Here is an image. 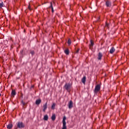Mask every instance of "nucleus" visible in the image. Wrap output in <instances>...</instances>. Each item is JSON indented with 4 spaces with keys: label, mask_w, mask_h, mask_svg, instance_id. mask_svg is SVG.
Segmentation results:
<instances>
[{
    "label": "nucleus",
    "mask_w": 129,
    "mask_h": 129,
    "mask_svg": "<svg viewBox=\"0 0 129 129\" xmlns=\"http://www.w3.org/2000/svg\"><path fill=\"white\" fill-rule=\"evenodd\" d=\"M18 128H24L25 124L23 122L19 121L17 123Z\"/></svg>",
    "instance_id": "nucleus-1"
},
{
    "label": "nucleus",
    "mask_w": 129,
    "mask_h": 129,
    "mask_svg": "<svg viewBox=\"0 0 129 129\" xmlns=\"http://www.w3.org/2000/svg\"><path fill=\"white\" fill-rule=\"evenodd\" d=\"M100 85L99 84H97L95 88L94 92V93H95L96 94V93H98V92H99V91H100Z\"/></svg>",
    "instance_id": "nucleus-2"
},
{
    "label": "nucleus",
    "mask_w": 129,
    "mask_h": 129,
    "mask_svg": "<svg viewBox=\"0 0 129 129\" xmlns=\"http://www.w3.org/2000/svg\"><path fill=\"white\" fill-rule=\"evenodd\" d=\"M63 87L65 88L66 90L69 91V90H70V88H71V85L69 83H66Z\"/></svg>",
    "instance_id": "nucleus-3"
},
{
    "label": "nucleus",
    "mask_w": 129,
    "mask_h": 129,
    "mask_svg": "<svg viewBox=\"0 0 129 129\" xmlns=\"http://www.w3.org/2000/svg\"><path fill=\"white\" fill-rule=\"evenodd\" d=\"M62 127L67 128L66 126V116H64L62 120Z\"/></svg>",
    "instance_id": "nucleus-4"
},
{
    "label": "nucleus",
    "mask_w": 129,
    "mask_h": 129,
    "mask_svg": "<svg viewBox=\"0 0 129 129\" xmlns=\"http://www.w3.org/2000/svg\"><path fill=\"white\" fill-rule=\"evenodd\" d=\"M105 5L107 8H110V7H111V2L109 1H107L106 2Z\"/></svg>",
    "instance_id": "nucleus-5"
},
{
    "label": "nucleus",
    "mask_w": 129,
    "mask_h": 129,
    "mask_svg": "<svg viewBox=\"0 0 129 129\" xmlns=\"http://www.w3.org/2000/svg\"><path fill=\"white\" fill-rule=\"evenodd\" d=\"M69 109H71L72 107H73V102L72 101H70L68 104Z\"/></svg>",
    "instance_id": "nucleus-6"
},
{
    "label": "nucleus",
    "mask_w": 129,
    "mask_h": 129,
    "mask_svg": "<svg viewBox=\"0 0 129 129\" xmlns=\"http://www.w3.org/2000/svg\"><path fill=\"white\" fill-rule=\"evenodd\" d=\"M94 45V42H93V40H90V44L89 45L90 46V49L91 50H92V48H93Z\"/></svg>",
    "instance_id": "nucleus-7"
},
{
    "label": "nucleus",
    "mask_w": 129,
    "mask_h": 129,
    "mask_svg": "<svg viewBox=\"0 0 129 129\" xmlns=\"http://www.w3.org/2000/svg\"><path fill=\"white\" fill-rule=\"evenodd\" d=\"M102 57V53L101 52H99L98 54V60H101Z\"/></svg>",
    "instance_id": "nucleus-8"
},
{
    "label": "nucleus",
    "mask_w": 129,
    "mask_h": 129,
    "mask_svg": "<svg viewBox=\"0 0 129 129\" xmlns=\"http://www.w3.org/2000/svg\"><path fill=\"white\" fill-rule=\"evenodd\" d=\"M115 51V48H114V47H111V48L110 49V54H113V52Z\"/></svg>",
    "instance_id": "nucleus-9"
},
{
    "label": "nucleus",
    "mask_w": 129,
    "mask_h": 129,
    "mask_svg": "<svg viewBox=\"0 0 129 129\" xmlns=\"http://www.w3.org/2000/svg\"><path fill=\"white\" fill-rule=\"evenodd\" d=\"M16 94H17V93H16V90H12V93H11L12 96H13L14 97L15 96V95H16Z\"/></svg>",
    "instance_id": "nucleus-10"
},
{
    "label": "nucleus",
    "mask_w": 129,
    "mask_h": 129,
    "mask_svg": "<svg viewBox=\"0 0 129 129\" xmlns=\"http://www.w3.org/2000/svg\"><path fill=\"white\" fill-rule=\"evenodd\" d=\"M82 82L84 84H85V82H86V77H83V78L82 79Z\"/></svg>",
    "instance_id": "nucleus-11"
},
{
    "label": "nucleus",
    "mask_w": 129,
    "mask_h": 129,
    "mask_svg": "<svg viewBox=\"0 0 129 129\" xmlns=\"http://www.w3.org/2000/svg\"><path fill=\"white\" fill-rule=\"evenodd\" d=\"M42 100H41V99H37L36 100L35 103L37 105H39V104H40V103H41Z\"/></svg>",
    "instance_id": "nucleus-12"
},
{
    "label": "nucleus",
    "mask_w": 129,
    "mask_h": 129,
    "mask_svg": "<svg viewBox=\"0 0 129 129\" xmlns=\"http://www.w3.org/2000/svg\"><path fill=\"white\" fill-rule=\"evenodd\" d=\"M51 9L52 10V13H54V8H53V3L51 2L50 3V6L49 7V9Z\"/></svg>",
    "instance_id": "nucleus-13"
},
{
    "label": "nucleus",
    "mask_w": 129,
    "mask_h": 129,
    "mask_svg": "<svg viewBox=\"0 0 129 129\" xmlns=\"http://www.w3.org/2000/svg\"><path fill=\"white\" fill-rule=\"evenodd\" d=\"M47 102L45 104V105H43V111L45 112L46 111V109H47Z\"/></svg>",
    "instance_id": "nucleus-14"
},
{
    "label": "nucleus",
    "mask_w": 129,
    "mask_h": 129,
    "mask_svg": "<svg viewBox=\"0 0 129 129\" xmlns=\"http://www.w3.org/2000/svg\"><path fill=\"white\" fill-rule=\"evenodd\" d=\"M12 128H13V124L9 123L8 125H7L8 129H12Z\"/></svg>",
    "instance_id": "nucleus-15"
},
{
    "label": "nucleus",
    "mask_w": 129,
    "mask_h": 129,
    "mask_svg": "<svg viewBox=\"0 0 129 129\" xmlns=\"http://www.w3.org/2000/svg\"><path fill=\"white\" fill-rule=\"evenodd\" d=\"M51 119L52 120L54 121L55 119H56V115L55 114H53L51 116Z\"/></svg>",
    "instance_id": "nucleus-16"
},
{
    "label": "nucleus",
    "mask_w": 129,
    "mask_h": 129,
    "mask_svg": "<svg viewBox=\"0 0 129 129\" xmlns=\"http://www.w3.org/2000/svg\"><path fill=\"white\" fill-rule=\"evenodd\" d=\"M64 53L66 54V55H69L70 51L69 49H67L64 50Z\"/></svg>",
    "instance_id": "nucleus-17"
},
{
    "label": "nucleus",
    "mask_w": 129,
    "mask_h": 129,
    "mask_svg": "<svg viewBox=\"0 0 129 129\" xmlns=\"http://www.w3.org/2000/svg\"><path fill=\"white\" fill-rule=\"evenodd\" d=\"M43 118L44 120H48V118H49V116H48V115H44Z\"/></svg>",
    "instance_id": "nucleus-18"
},
{
    "label": "nucleus",
    "mask_w": 129,
    "mask_h": 129,
    "mask_svg": "<svg viewBox=\"0 0 129 129\" xmlns=\"http://www.w3.org/2000/svg\"><path fill=\"white\" fill-rule=\"evenodd\" d=\"M30 53L31 54L32 56H34L35 55V51L34 50H30Z\"/></svg>",
    "instance_id": "nucleus-19"
},
{
    "label": "nucleus",
    "mask_w": 129,
    "mask_h": 129,
    "mask_svg": "<svg viewBox=\"0 0 129 129\" xmlns=\"http://www.w3.org/2000/svg\"><path fill=\"white\" fill-rule=\"evenodd\" d=\"M55 106H56V104H55L54 103L52 104V105L51 106L52 109H55Z\"/></svg>",
    "instance_id": "nucleus-20"
},
{
    "label": "nucleus",
    "mask_w": 129,
    "mask_h": 129,
    "mask_svg": "<svg viewBox=\"0 0 129 129\" xmlns=\"http://www.w3.org/2000/svg\"><path fill=\"white\" fill-rule=\"evenodd\" d=\"M4 2H2L1 3H0V8L2 9V8L4 7Z\"/></svg>",
    "instance_id": "nucleus-21"
},
{
    "label": "nucleus",
    "mask_w": 129,
    "mask_h": 129,
    "mask_svg": "<svg viewBox=\"0 0 129 129\" xmlns=\"http://www.w3.org/2000/svg\"><path fill=\"white\" fill-rule=\"evenodd\" d=\"M68 44L69 45H71V39H68Z\"/></svg>",
    "instance_id": "nucleus-22"
},
{
    "label": "nucleus",
    "mask_w": 129,
    "mask_h": 129,
    "mask_svg": "<svg viewBox=\"0 0 129 129\" xmlns=\"http://www.w3.org/2000/svg\"><path fill=\"white\" fill-rule=\"evenodd\" d=\"M20 56H21V57H23V50H21V51H20Z\"/></svg>",
    "instance_id": "nucleus-23"
},
{
    "label": "nucleus",
    "mask_w": 129,
    "mask_h": 129,
    "mask_svg": "<svg viewBox=\"0 0 129 129\" xmlns=\"http://www.w3.org/2000/svg\"><path fill=\"white\" fill-rule=\"evenodd\" d=\"M79 52V48H78L77 50H76V53L77 54Z\"/></svg>",
    "instance_id": "nucleus-24"
},
{
    "label": "nucleus",
    "mask_w": 129,
    "mask_h": 129,
    "mask_svg": "<svg viewBox=\"0 0 129 129\" xmlns=\"http://www.w3.org/2000/svg\"><path fill=\"white\" fill-rule=\"evenodd\" d=\"M62 129H67V128H65V127H62Z\"/></svg>",
    "instance_id": "nucleus-25"
},
{
    "label": "nucleus",
    "mask_w": 129,
    "mask_h": 129,
    "mask_svg": "<svg viewBox=\"0 0 129 129\" xmlns=\"http://www.w3.org/2000/svg\"><path fill=\"white\" fill-rule=\"evenodd\" d=\"M106 26L107 27H108V24H106Z\"/></svg>",
    "instance_id": "nucleus-26"
},
{
    "label": "nucleus",
    "mask_w": 129,
    "mask_h": 129,
    "mask_svg": "<svg viewBox=\"0 0 129 129\" xmlns=\"http://www.w3.org/2000/svg\"><path fill=\"white\" fill-rule=\"evenodd\" d=\"M23 105H25V103L23 102Z\"/></svg>",
    "instance_id": "nucleus-27"
},
{
    "label": "nucleus",
    "mask_w": 129,
    "mask_h": 129,
    "mask_svg": "<svg viewBox=\"0 0 129 129\" xmlns=\"http://www.w3.org/2000/svg\"><path fill=\"white\" fill-rule=\"evenodd\" d=\"M28 9H29V10H30V6L28 7Z\"/></svg>",
    "instance_id": "nucleus-28"
},
{
    "label": "nucleus",
    "mask_w": 129,
    "mask_h": 129,
    "mask_svg": "<svg viewBox=\"0 0 129 129\" xmlns=\"http://www.w3.org/2000/svg\"><path fill=\"white\" fill-rule=\"evenodd\" d=\"M53 5H55V3H54V2L53 3Z\"/></svg>",
    "instance_id": "nucleus-29"
},
{
    "label": "nucleus",
    "mask_w": 129,
    "mask_h": 129,
    "mask_svg": "<svg viewBox=\"0 0 129 129\" xmlns=\"http://www.w3.org/2000/svg\"><path fill=\"white\" fill-rule=\"evenodd\" d=\"M2 95V94L0 93V96Z\"/></svg>",
    "instance_id": "nucleus-30"
}]
</instances>
